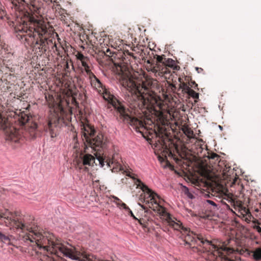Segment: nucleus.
<instances>
[{
	"mask_svg": "<svg viewBox=\"0 0 261 261\" xmlns=\"http://www.w3.org/2000/svg\"><path fill=\"white\" fill-rule=\"evenodd\" d=\"M117 68L119 80L122 87L128 91L130 95L125 98L129 107L138 112L141 110L142 113L146 110L152 109L157 103V95L150 88L151 84L149 82H140L135 79L128 70L121 66Z\"/></svg>",
	"mask_w": 261,
	"mask_h": 261,
	"instance_id": "obj_1",
	"label": "nucleus"
},
{
	"mask_svg": "<svg viewBox=\"0 0 261 261\" xmlns=\"http://www.w3.org/2000/svg\"><path fill=\"white\" fill-rule=\"evenodd\" d=\"M18 21L14 23L16 37L22 41L32 44L34 49L38 55L45 54L49 48V45L53 44L52 39H48L45 36L48 33L49 24L43 19H36L35 17H15Z\"/></svg>",
	"mask_w": 261,
	"mask_h": 261,
	"instance_id": "obj_2",
	"label": "nucleus"
},
{
	"mask_svg": "<svg viewBox=\"0 0 261 261\" xmlns=\"http://www.w3.org/2000/svg\"><path fill=\"white\" fill-rule=\"evenodd\" d=\"M96 160L100 167H103L105 166V163L108 167L112 168L111 170L113 172H117L118 171H123V173H125L126 175L132 178L135 185H137V188H139L143 192L140 196L141 198L140 200L148 204L149 208H151L153 211L157 212L160 214V212H163L165 208L161 206L158 202L157 198H159L158 195L154 192L151 189L148 188L145 184H144L140 179L136 178L135 174L132 173L128 170H124L123 167L121 165L117 158H119V155L118 153L113 154L112 158L106 159V156L103 157L101 156L100 154L96 155Z\"/></svg>",
	"mask_w": 261,
	"mask_h": 261,
	"instance_id": "obj_3",
	"label": "nucleus"
},
{
	"mask_svg": "<svg viewBox=\"0 0 261 261\" xmlns=\"http://www.w3.org/2000/svg\"><path fill=\"white\" fill-rule=\"evenodd\" d=\"M184 233L186 234L185 241L187 245L191 246L192 244H197L202 247V250L196 248L197 252L199 253L206 252L214 254L213 252L217 251L224 259V261H239L240 259V257L234 256L237 250L233 248L223 245L220 248L222 251L220 252L215 245L211 241L205 239L201 234L194 233L189 229L188 231Z\"/></svg>",
	"mask_w": 261,
	"mask_h": 261,
	"instance_id": "obj_4",
	"label": "nucleus"
},
{
	"mask_svg": "<svg viewBox=\"0 0 261 261\" xmlns=\"http://www.w3.org/2000/svg\"><path fill=\"white\" fill-rule=\"evenodd\" d=\"M14 120H9L8 118L0 114V129L5 131L6 133H12V126L11 123H17L21 126H24L25 128L28 131L30 136L33 138H36L37 136V124L35 122H29L30 116L24 112H19L18 114L14 113L13 115Z\"/></svg>",
	"mask_w": 261,
	"mask_h": 261,
	"instance_id": "obj_5",
	"label": "nucleus"
},
{
	"mask_svg": "<svg viewBox=\"0 0 261 261\" xmlns=\"http://www.w3.org/2000/svg\"><path fill=\"white\" fill-rule=\"evenodd\" d=\"M84 135L88 145L94 151H100L107 147L103 135L99 132L96 134L94 128L89 126L85 128Z\"/></svg>",
	"mask_w": 261,
	"mask_h": 261,
	"instance_id": "obj_6",
	"label": "nucleus"
},
{
	"mask_svg": "<svg viewBox=\"0 0 261 261\" xmlns=\"http://www.w3.org/2000/svg\"><path fill=\"white\" fill-rule=\"evenodd\" d=\"M203 197L208 198L203 201V205L211 211L216 212L220 209L224 208L233 212L230 208V205L226 202L227 201L228 202V198L221 199L220 197H218V199H220L218 200L217 199V196H215L210 193L204 194Z\"/></svg>",
	"mask_w": 261,
	"mask_h": 261,
	"instance_id": "obj_7",
	"label": "nucleus"
},
{
	"mask_svg": "<svg viewBox=\"0 0 261 261\" xmlns=\"http://www.w3.org/2000/svg\"><path fill=\"white\" fill-rule=\"evenodd\" d=\"M112 105L114 109L120 114V116L123 118V121L129 123L130 125H135L136 131L142 133L140 129L145 128L142 121L129 115L128 113V110L119 101L113 102Z\"/></svg>",
	"mask_w": 261,
	"mask_h": 261,
	"instance_id": "obj_8",
	"label": "nucleus"
},
{
	"mask_svg": "<svg viewBox=\"0 0 261 261\" xmlns=\"http://www.w3.org/2000/svg\"><path fill=\"white\" fill-rule=\"evenodd\" d=\"M160 216L164 217L165 221L168 225L175 230L180 232H186L188 231V228L182 225V223L176 219L172 218L170 214H169L165 208L162 212H160Z\"/></svg>",
	"mask_w": 261,
	"mask_h": 261,
	"instance_id": "obj_9",
	"label": "nucleus"
},
{
	"mask_svg": "<svg viewBox=\"0 0 261 261\" xmlns=\"http://www.w3.org/2000/svg\"><path fill=\"white\" fill-rule=\"evenodd\" d=\"M69 122H65L63 118L58 117L54 120L48 121L46 127V131L49 132L51 138H54L57 136V127L63 126V124L67 125Z\"/></svg>",
	"mask_w": 261,
	"mask_h": 261,
	"instance_id": "obj_10",
	"label": "nucleus"
},
{
	"mask_svg": "<svg viewBox=\"0 0 261 261\" xmlns=\"http://www.w3.org/2000/svg\"><path fill=\"white\" fill-rule=\"evenodd\" d=\"M80 158L82 160V164L80 166L79 168L80 169H83L86 172H88L89 170V168L85 166H93L94 163L97 165V163H95V157L89 153L81 154Z\"/></svg>",
	"mask_w": 261,
	"mask_h": 261,
	"instance_id": "obj_11",
	"label": "nucleus"
},
{
	"mask_svg": "<svg viewBox=\"0 0 261 261\" xmlns=\"http://www.w3.org/2000/svg\"><path fill=\"white\" fill-rule=\"evenodd\" d=\"M138 204L141 207L142 209L141 210L142 213H144V218H141L139 219L136 217V216L134 215L132 211L130 210L128 212V215H130L131 217H132L134 219L137 220L139 223L143 225L144 227H147L148 225V221H149V218L146 216V215L151 213V212L143 204L140 203H138Z\"/></svg>",
	"mask_w": 261,
	"mask_h": 261,
	"instance_id": "obj_12",
	"label": "nucleus"
},
{
	"mask_svg": "<svg viewBox=\"0 0 261 261\" xmlns=\"http://www.w3.org/2000/svg\"><path fill=\"white\" fill-rule=\"evenodd\" d=\"M246 257H249L254 261H261V246L253 248L252 250H243Z\"/></svg>",
	"mask_w": 261,
	"mask_h": 261,
	"instance_id": "obj_13",
	"label": "nucleus"
},
{
	"mask_svg": "<svg viewBox=\"0 0 261 261\" xmlns=\"http://www.w3.org/2000/svg\"><path fill=\"white\" fill-rule=\"evenodd\" d=\"M230 205L233 206L236 210H238L242 215H251L249 210L245 206L241 205L238 201H235L232 198H230L228 200Z\"/></svg>",
	"mask_w": 261,
	"mask_h": 261,
	"instance_id": "obj_14",
	"label": "nucleus"
},
{
	"mask_svg": "<svg viewBox=\"0 0 261 261\" xmlns=\"http://www.w3.org/2000/svg\"><path fill=\"white\" fill-rule=\"evenodd\" d=\"M147 70L148 71H151L154 74L155 76H162L164 74H166L164 70L165 69L163 67H162L160 65H157L156 63H153L149 65L147 67Z\"/></svg>",
	"mask_w": 261,
	"mask_h": 261,
	"instance_id": "obj_15",
	"label": "nucleus"
},
{
	"mask_svg": "<svg viewBox=\"0 0 261 261\" xmlns=\"http://www.w3.org/2000/svg\"><path fill=\"white\" fill-rule=\"evenodd\" d=\"M154 58L156 59L155 63H156L157 65H160L162 67L164 68L165 69L164 70V71H165V73L166 74H169L170 71H169L168 67H166L165 66V59H166V58H165V55L159 56L155 55V56H154Z\"/></svg>",
	"mask_w": 261,
	"mask_h": 261,
	"instance_id": "obj_16",
	"label": "nucleus"
},
{
	"mask_svg": "<svg viewBox=\"0 0 261 261\" xmlns=\"http://www.w3.org/2000/svg\"><path fill=\"white\" fill-rule=\"evenodd\" d=\"M99 94L103 95V98L108 101L111 100L113 98V95L111 94L110 91L106 88V86L102 89L98 90Z\"/></svg>",
	"mask_w": 261,
	"mask_h": 261,
	"instance_id": "obj_17",
	"label": "nucleus"
},
{
	"mask_svg": "<svg viewBox=\"0 0 261 261\" xmlns=\"http://www.w3.org/2000/svg\"><path fill=\"white\" fill-rule=\"evenodd\" d=\"M165 66L166 67H169L176 70H179L180 67L176 64L174 60L171 58L165 59Z\"/></svg>",
	"mask_w": 261,
	"mask_h": 261,
	"instance_id": "obj_18",
	"label": "nucleus"
},
{
	"mask_svg": "<svg viewBox=\"0 0 261 261\" xmlns=\"http://www.w3.org/2000/svg\"><path fill=\"white\" fill-rule=\"evenodd\" d=\"M30 10V13L31 14V16H33V14H39L40 12V8H38L37 6L35 5V1H33V2L30 3L29 5H27ZM23 16H28L26 15H24ZM28 16H30L29 15Z\"/></svg>",
	"mask_w": 261,
	"mask_h": 261,
	"instance_id": "obj_19",
	"label": "nucleus"
},
{
	"mask_svg": "<svg viewBox=\"0 0 261 261\" xmlns=\"http://www.w3.org/2000/svg\"><path fill=\"white\" fill-rule=\"evenodd\" d=\"M90 83L91 86L97 91L99 90L98 89L100 88L102 89L105 87L98 78H95V80H91Z\"/></svg>",
	"mask_w": 261,
	"mask_h": 261,
	"instance_id": "obj_20",
	"label": "nucleus"
},
{
	"mask_svg": "<svg viewBox=\"0 0 261 261\" xmlns=\"http://www.w3.org/2000/svg\"><path fill=\"white\" fill-rule=\"evenodd\" d=\"M160 143L162 146V147L164 149L165 151L167 152V153H168L169 156L173 158L176 161L178 160V159H176L175 158V155L173 154L171 151L168 148V146L166 144V143L165 142V140L163 138L161 139V142H160Z\"/></svg>",
	"mask_w": 261,
	"mask_h": 261,
	"instance_id": "obj_21",
	"label": "nucleus"
},
{
	"mask_svg": "<svg viewBox=\"0 0 261 261\" xmlns=\"http://www.w3.org/2000/svg\"><path fill=\"white\" fill-rule=\"evenodd\" d=\"M11 235L7 234L6 232L0 230V241L9 244L11 241Z\"/></svg>",
	"mask_w": 261,
	"mask_h": 261,
	"instance_id": "obj_22",
	"label": "nucleus"
},
{
	"mask_svg": "<svg viewBox=\"0 0 261 261\" xmlns=\"http://www.w3.org/2000/svg\"><path fill=\"white\" fill-rule=\"evenodd\" d=\"M187 94L190 97H192L194 99H195L194 102L195 103L198 101V99H199V93L196 92L193 90L190 89V90L187 93Z\"/></svg>",
	"mask_w": 261,
	"mask_h": 261,
	"instance_id": "obj_23",
	"label": "nucleus"
},
{
	"mask_svg": "<svg viewBox=\"0 0 261 261\" xmlns=\"http://www.w3.org/2000/svg\"><path fill=\"white\" fill-rule=\"evenodd\" d=\"M179 88L182 89V91L187 93L190 90L191 88L189 87L187 84L184 82H182L179 84Z\"/></svg>",
	"mask_w": 261,
	"mask_h": 261,
	"instance_id": "obj_24",
	"label": "nucleus"
},
{
	"mask_svg": "<svg viewBox=\"0 0 261 261\" xmlns=\"http://www.w3.org/2000/svg\"><path fill=\"white\" fill-rule=\"evenodd\" d=\"M219 157L218 154L214 152L210 153L207 156L209 160H214L215 162L219 160Z\"/></svg>",
	"mask_w": 261,
	"mask_h": 261,
	"instance_id": "obj_25",
	"label": "nucleus"
},
{
	"mask_svg": "<svg viewBox=\"0 0 261 261\" xmlns=\"http://www.w3.org/2000/svg\"><path fill=\"white\" fill-rule=\"evenodd\" d=\"M88 61H89L88 58V60H84L81 61L82 65L84 67L86 72L90 69V66L88 65Z\"/></svg>",
	"mask_w": 261,
	"mask_h": 261,
	"instance_id": "obj_26",
	"label": "nucleus"
},
{
	"mask_svg": "<svg viewBox=\"0 0 261 261\" xmlns=\"http://www.w3.org/2000/svg\"><path fill=\"white\" fill-rule=\"evenodd\" d=\"M86 72L89 75L90 82H91V80H95V78H97L90 69L87 70Z\"/></svg>",
	"mask_w": 261,
	"mask_h": 261,
	"instance_id": "obj_27",
	"label": "nucleus"
},
{
	"mask_svg": "<svg viewBox=\"0 0 261 261\" xmlns=\"http://www.w3.org/2000/svg\"><path fill=\"white\" fill-rule=\"evenodd\" d=\"M182 131L184 132V134L188 137L190 136L193 134V132L188 127L184 128L182 129Z\"/></svg>",
	"mask_w": 261,
	"mask_h": 261,
	"instance_id": "obj_28",
	"label": "nucleus"
},
{
	"mask_svg": "<svg viewBox=\"0 0 261 261\" xmlns=\"http://www.w3.org/2000/svg\"><path fill=\"white\" fill-rule=\"evenodd\" d=\"M76 58L81 62L84 60H88V58L84 56V55L81 53H78L76 55Z\"/></svg>",
	"mask_w": 261,
	"mask_h": 261,
	"instance_id": "obj_29",
	"label": "nucleus"
},
{
	"mask_svg": "<svg viewBox=\"0 0 261 261\" xmlns=\"http://www.w3.org/2000/svg\"><path fill=\"white\" fill-rule=\"evenodd\" d=\"M260 223H257V224H254L253 228L255 229L258 233H261V224Z\"/></svg>",
	"mask_w": 261,
	"mask_h": 261,
	"instance_id": "obj_30",
	"label": "nucleus"
},
{
	"mask_svg": "<svg viewBox=\"0 0 261 261\" xmlns=\"http://www.w3.org/2000/svg\"><path fill=\"white\" fill-rule=\"evenodd\" d=\"M189 85L192 88L195 89H198V85L196 83L195 81H191V83H189Z\"/></svg>",
	"mask_w": 261,
	"mask_h": 261,
	"instance_id": "obj_31",
	"label": "nucleus"
},
{
	"mask_svg": "<svg viewBox=\"0 0 261 261\" xmlns=\"http://www.w3.org/2000/svg\"><path fill=\"white\" fill-rule=\"evenodd\" d=\"M185 195L190 199H193L195 198V196L191 193L190 191H188Z\"/></svg>",
	"mask_w": 261,
	"mask_h": 261,
	"instance_id": "obj_32",
	"label": "nucleus"
},
{
	"mask_svg": "<svg viewBox=\"0 0 261 261\" xmlns=\"http://www.w3.org/2000/svg\"><path fill=\"white\" fill-rule=\"evenodd\" d=\"M182 193L185 195L187 194V193L189 191V188L186 187V186L182 185V189H181Z\"/></svg>",
	"mask_w": 261,
	"mask_h": 261,
	"instance_id": "obj_33",
	"label": "nucleus"
},
{
	"mask_svg": "<svg viewBox=\"0 0 261 261\" xmlns=\"http://www.w3.org/2000/svg\"><path fill=\"white\" fill-rule=\"evenodd\" d=\"M121 205V206L123 207V208L127 212H128L129 211H130V209L124 203L122 202Z\"/></svg>",
	"mask_w": 261,
	"mask_h": 261,
	"instance_id": "obj_34",
	"label": "nucleus"
},
{
	"mask_svg": "<svg viewBox=\"0 0 261 261\" xmlns=\"http://www.w3.org/2000/svg\"><path fill=\"white\" fill-rule=\"evenodd\" d=\"M127 179H128L126 177L123 178L121 179V182L123 184H126Z\"/></svg>",
	"mask_w": 261,
	"mask_h": 261,
	"instance_id": "obj_35",
	"label": "nucleus"
},
{
	"mask_svg": "<svg viewBox=\"0 0 261 261\" xmlns=\"http://www.w3.org/2000/svg\"><path fill=\"white\" fill-rule=\"evenodd\" d=\"M196 70L198 73H200L203 70L202 68L199 67H196Z\"/></svg>",
	"mask_w": 261,
	"mask_h": 261,
	"instance_id": "obj_36",
	"label": "nucleus"
},
{
	"mask_svg": "<svg viewBox=\"0 0 261 261\" xmlns=\"http://www.w3.org/2000/svg\"><path fill=\"white\" fill-rule=\"evenodd\" d=\"M147 63L149 64L150 65H151V64H152L153 63H155V61H154V60L151 61L150 60H148L147 61Z\"/></svg>",
	"mask_w": 261,
	"mask_h": 261,
	"instance_id": "obj_37",
	"label": "nucleus"
},
{
	"mask_svg": "<svg viewBox=\"0 0 261 261\" xmlns=\"http://www.w3.org/2000/svg\"><path fill=\"white\" fill-rule=\"evenodd\" d=\"M113 197V198H114V199H115V200H117V201H120L121 203H122V201H121L120 200V199H119L118 197H116V196H114Z\"/></svg>",
	"mask_w": 261,
	"mask_h": 261,
	"instance_id": "obj_38",
	"label": "nucleus"
},
{
	"mask_svg": "<svg viewBox=\"0 0 261 261\" xmlns=\"http://www.w3.org/2000/svg\"><path fill=\"white\" fill-rule=\"evenodd\" d=\"M254 211L256 213H258L260 211V210H259V208L256 207V208H254Z\"/></svg>",
	"mask_w": 261,
	"mask_h": 261,
	"instance_id": "obj_39",
	"label": "nucleus"
},
{
	"mask_svg": "<svg viewBox=\"0 0 261 261\" xmlns=\"http://www.w3.org/2000/svg\"><path fill=\"white\" fill-rule=\"evenodd\" d=\"M181 80H182V79H181L180 77H179V78L178 79V81H179V82H180V83H182V82H181Z\"/></svg>",
	"mask_w": 261,
	"mask_h": 261,
	"instance_id": "obj_40",
	"label": "nucleus"
},
{
	"mask_svg": "<svg viewBox=\"0 0 261 261\" xmlns=\"http://www.w3.org/2000/svg\"><path fill=\"white\" fill-rule=\"evenodd\" d=\"M219 128H220V129H222V127L221 126L219 125Z\"/></svg>",
	"mask_w": 261,
	"mask_h": 261,
	"instance_id": "obj_41",
	"label": "nucleus"
},
{
	"mask_svg": "<svg viewBox=\"0 0 261 261\" xmlns=\"http://www.w3.org/2000/svg\"><path fill=\"white\" fill-rule=\"evenodd\" d=\"M54 46H55V47H57V46H56V43H55V44H54Z\"/></svg>",
	"mask_w": 261,
	"mask_h": 261,
	"instance_id": "obj_42",
	"label": "nucleus"
},
{
	"mask_svg": "<svg viewBox=\"0 0 261 261\" xmlns=\"http://www.w3.org/2000/svg\"><path fill=\"white\" fill-rule=\"evenodd\" d=\"M107 52L110 51V49H107Z\"/></svg>",
	"mask_w": 261,
	"mask_h": 261,
	"instance_id": "obj_43",
	"label": "nucleus"
},
{
	"mask_svg": "<svg viewBox=\"0 0 261 261\" xmlns=\"http://www.w3.org/2000/svg\"><path fill=\"white\" fill-rule=\"evenodd\" d=\"M49 18L50 19H54V17H49Z\"/></svg>",
	"mask_w": 261,
	"mask_h": 261,
	"instance_id": "obj_44",
	"label": "nucleus"
},
{
	"mask_svg": "<svg viewBox=\"0 0 261 261\" xmlns=\"http://www.w3.org/2000/svg\"><path fill=\"white\" fill-rule=\"evenodd\" d=\"M3 18H4V17H1V18L2 19H3Z\"/></svg>",
	"mask_w": 261,
	"mask_h": 261,
	"instance_id": "obj_45",
	"label": "nucleus"
},
{
	"mask_svg": "<svg viewBox=\"0 0 261 261\" xmlns=\"http://www.w3.org/2000/svg\"><path fill=\"white\" fill-rule=\"evenodd\" d=\"M7 18H8V19H9V18H10V17H7Z\"/></svg>",
	"mask_w": 261,
	"mask_h": 261,
	"instance_id": "obj_46",
	"label": "nucleus"
},
{
	"mask_svg": "<svg viewBox=\"0 0 261 261\" xmlns=\"http://www.w3.org/2000/svg\"><path fill=\"white\" fill-rule=\"evenodd\" d=\"M261 224V223H260Z\"/></svg>",
	"mask_w": 261,
	"mask_h": 261,
	"instance_id": "obj_47",
	"label": "nucleus"
}]
</instances>
